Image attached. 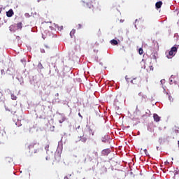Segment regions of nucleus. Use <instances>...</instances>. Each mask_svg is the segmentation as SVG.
<instances>
[{
    "instance_id": "nucleus-1",
    "label": "nucleus",
    "mask_w": 179,
    "mask_h": 179,
    "mask_svg": "<svg viewBox=\"0 0 179 179\" xmlns=\"http://www.w3.org/2000/svg\"><path fill=\"white\" fill-rule=\"evenodd\" d=\"M92 3L94 13H99V12H101V6H100L97 0H93Z\"/></svg>"
},
{
    "instance_id": "nucleus-2",
    "label": "nucleus",
    "mask_w": 179,
    "mask_h": 179,
    "mask_svg": "<svg viewBox=\"0 0 179 179\" xmlns=\"http://www.w3.org/2000/svg\"><path fill=\"white\" fill-rule=\"evenodd\" d=\"M177 50H178V48L176 46L172 47L171 50L169 52V57H174V55H176V52H177Z\"/></svg>"
},
{
    "instance_id": "nucleus-3",
    "label": "nucleus",
    "mask_w": 179,
    "mask_h": 179,
    "mask_svg": "<svg viewBox=\"0 0 179 179\" xmlns=\"http://www.w3.org/2000/svg\"><path fill=\"white\" fill-rule=\"evenodd\" d=\"M130 83H132V85H139V83H141V79L138 78H134L131 80Z\"/></svg>"
},
{
    "instance_id": "nucleus-4",
    "label": "nucleus",
    "mask_w": 179,
    "mask_h": 179,
    "mask_svg": "<svg viewBox=\"0 0 179 179\" xmlns=\"http://www.w3.org/2000/svg\"><path fill=\"white\" fill-rule=\"evenodd\" d=\"M9 30L10 31H12L13 33H15L16 30H17V26L16 24H13L9 27Z\"/></svg>"
},
{
    "instance_id": "nucleus-5",
    "label": "nucleus",
    "mask_w": 179,
    "mask_h": 179,
    "mask_svg": "<svg viewBox=\"0 0 179 179\" xmlns=\"http://www.w3.org/2000/svg\"><path fill=\"white\" fill-rule=\"evenodd\" d=\"M110 153H111V150H110V149H108V148L105 149L102 151V155L103 156H108V155H110Z\"/></svg>"
},
{
    "instance_id": "nucleus-6",
    "label": "nucleus",
    "mask_w": 179,
    "mask_h": 179,
    "mask_svg": "<svg viewBox=\"0 0 179 179\" xmlns=\"http://www.w3.org/2000/svg\"><path fill=\"white\" fill-rule=\"evenodd\" d=\"M13 10L10 9L8 11L6 12V16L8 17H12L13 16Z\"/></svg>"
},
{
    "instance_id": "nucleus-7",
    "label": "nucleus",
    "mask_w": 179,
    "mask_h": 179,
    "mask_svg": "<svg viewBox=\"0 0 179 179\" xmlns=\"http://www.w3.org/2000/svg\"><path fill=\"white\" fill-rule=\"evenodd\" d=\"M153 118L155 122H159V121H160V117L159 116L158 114L155 113L153 115Z\"/></svg>"
},
{
    "instance_id": "nucleus-8",
    "label": "nucleus",
    "mask_w": 179,
    "mask_h": 179,
    "mask_svg": "<svg viewBox=\"0 0 179 179\" xmlns=\"http://www.w3.org/2000/svg\"><path fill=\"white\" fill-rule=\"evenodd\" d=\"M138 96H140V97H141L142 101H146L147 96H146V95L143 94V93H142V92L138 93Z\"/></svg>"
},
{
    "instance_id": "nucleus-9",
    "label": "nucleus",
    "mask_w": 179,
    "mask_h": 179,
    "mask_svg": "<svg viewBox=\"0 0 179 179\" xmlns=\"http://www.w3.org/2000/svg\"><path fill=\"white\" fill-rule=\"evenodd\" d=\"M17 25V30H22L23 29V24L22 22H19L16 24Z\"/></svg>"
},
{
    "instance_id": "nucleus-10",
    "label": "nucleus",
    "mask_w": 179,
    "mask_h": 179,
    "mask_svg": "<svg viewBox=\"0 0 179 179\" xmlns=\"http://www.w3.org/2000/svg\"><path fill=\"white\" fill-rule=\"evenodd\" d=\"M162 5H163V2L162 1H158L155 3V6L157 9H160V8H162Z\"/></svg>"
},
{
    "instance_id": "nucleus-11",
    "label": "nucleus",
    "mask_w": 179,
    "mask_h": 179,
    "mask_svg": "<svg viewBox=\"0 0 179 179\" xmlns=\"http://www.w3.org/2000/svg\"><path fill=\"white\" fill-rule=\"evenodd\" d=\"M143 20H142V18H139L138 20L136 19V21H135V27L136 29V23L137 24H139V23H142Z\"/></svg>"
},
{
    "instance_id": "nucleus-12",
    "label": "nucleus",
    "mask_w": 179,
    "mask_h": 179,
    "mask_svg": "<svg viewBox=\"0 0 179 179\" xmlns=\"http://www.w3.org/2000/svg\"><path fill=\"white\" fill-rule=\"evenodd\" d=\"M110 44H112V45H117V44H118V41L115 39H113L110 41Z\"/></svg>"
},
{
    "instance_id": "nucleus-13",
    "label": "nucleus",
    "mask_w": 179,
    "mask_h": 179,
    "mask_svg": "<svg viewBox=\"0 0 179 179\" xmlns=\"http://www.w3.org/2000/svg\"><path fill=\"white\" fill-rule=\"evenodd\" d=\"M125 79L128 83H129V82H131V80H132V79H131V78H129V76H126Z\"/></svg>"
},
{
    "instance_id": "nucleus-14",
    "label": "nucleus",
    "mask_w": 179,
    "mask_h": 179,
    "mask_svg": "<svg viewBox=\"0 0 179 179\" xmlns=\"http://www.w3.org/2000/svg\"><path fill=\"white\" fill-rule=\"evenodd\" d=\"M66 120V118L64 116L62 117V120H59V124H62Z\"/></svg>"
},
{
    "instance_id": "nucleus-15",
    "label": "nucleus",
    "mask_w": 179,
    "mask_h": 179,
    "mask_svg": "<svg viewBox=\"0 0 179 179\" xmlns=\"http://www.w3.org/2000/svg\"><path fill=\"white\" fill-rule=\"evenodd\" d=\"M138 54L140 55H142V54H143V49H142L141 48L138 49Z\"/></svg>"
},
{
    "instance_id": "nucleus-16",
    "label": "nucleus",
    "mask_w": 179,
    "mask_h": 179,
    "mask_svg": "<svg viewBox=\"0 0 179 179\" xmlns=\"http://www.w3.org/2000/svg\"><path fill=\"white\" fill-rule=\"evenodd\" d=\"M45 149L48 152V150H50V144H46V145L45 146Z\"/></svg>"
},
{
    "instance_id": "nucleus-17",
    "label": "nucleus",
    "mask_w": 179,
    "mask_h": 179,
    "mask_svg": "<svg viewBox=\"0 0 179 179\" xmlns=\"http://www.w3.org/2000/svg\"><path fill=\"white\" fill-rule=\"evenodd\" d=\"M80 141H81V142H86L87 141V138H86L85 137H82L81 138H80Z\"/></svg>"
},
{
    "instance_id": "nucleus-18",
    "label": "nucleus",
    "mask_w": 179,
    "mask_h": 179,
    "mask_svg": "<svg viewBox=\"0 0 179 179\" xmlns=\"http://www.w3.org/2000/svg\"><path fill=\"white\" fill-rule=\"evenodd\" d=\"M11 99H12V100H16V99H17V97L16 96H15V94H11Z\"/></svg>"
},
{
    "instance_id": "nucleus-19",
    "label": "nucleus",
    "mask_w": 179,
    "mask_h": 179,
    "mask_svg": "<svg viewBox=\"0 0 179 179\" xmlns=\"http://www.w3.org/2000/svg\"><path fill=\"white\" fill-rule=\"evenodd\" d=\"M90 134H92V136L94 135V131L92 130V129H90Z\"/></svg>"
},
{
    "instance_id": "nucleus-20",
    "label": "nucleus",
    "mask_w": 179,
    "mask_h": 179,
    "mask_svg": "<svg viewBox=\"0 0 179 179\" xmlns=\"http://www.w3.org/2000/svg\"><path fill=\"white\" fill-rule=\"evenodd\" d=\"M72 34H75V30H72V31L70 32V36H71V37H72Z\"/></svg>"
},
{
    "instance_id": "nucleus-21",
    "label": "nucleus",
    "mask_w": 179,
    "mask_h": 179,
    "mask_svg": "<svg viewBox=\"0 0 179 179\" xmlns=\"http://www.w3.org/2000/svg\"><path fill=\"white\" fill-rule=\"evenodd\" d=\"M77 26H78V29H82V24H78Z\"/></svg>"
},
{
    "instance_id": "nucleus-22",
    "label": "nucleus",
    "mask_w": 179,
    "mask_h": 179,
    "mask_svg": "<svg viewBox=\"0 0 179 179\" xmlns=\"http://www.w3.org/2000/svg\"><path fill=\"white\" fill-rule=\"evenodd\" d=\"M144 152L145 153V155H148V150H147V149H145V150H144Z\"/></svg>"
},
{
    "instance_id": "nucleus-23",
    "label": "nucleus",
    "mask_w": 179,
    "mask_h": 179,
    "mask_svg": "<svg viewBox=\"0 0 179 179\" xmlns=\"http://www.w3.org/2000/svg\"><path fill=\"white\" fill-rule=\"evenodd\" d=\"M161 83H164V80H161Z\"/></svg>"
},
{
    "instance_id": "nucleus-24",
    "label": "nucleus",
    "mask_w": 179,
    "mask_h": 179,
    "mask_svg": "<svg viewBox=\"0 0 179 179\" xmlns=\"http://www.w3.org/2000/svg\"><path fill=\"white\" fill-rule=\"evenodd\" d=\"M165 164H169V162L168 161L165 162Z\"/></svg>"
},
{
    "instance_id": "nucleus-25",
    "label": "nucleus",
    "mask_w": 179,
    "mask_h": 179,
    "mask_svg": "<svg viewBox=\"0 0 179 179\" xmlns=\"http://www.w3.org/2000/svg\"><path fill=\"white\" fill-rule=\"evenodd\" d=\"M64 179H69V178H68V176H65Z\"/></svg>"
},
{
    "instance_id": "nucleus-26",
    "label": "nucleus",
    "mask_w": 179,
    "mask_h": 179,
    "mask_svg": "<svg viewBox=\"0 0 179 179\" xmlns=\"http://www.w3.org/2000/svg\"><path fill=\"white\" fill-rule=\"evenodd\" d=\"M64 29V27H61L60 30H62Z\"/></svg>"
},
{
    "instance_id": "nucleus-27",
    "label": "nucleus",
    "mask_w": 179,
    "mask_h": 179,
    "mask_svg": "<svg viewBox=\"0 0 179 179\" xmlns=\"http://www.w3.org/2000/svg\"><path fill=\"white\" fill-rule=\"evenodd\" d=\"M96 156H98L97 152H95Z\"/></svg>"
},
{
    "instance_id": "nucleus-28",
    "label": "nucleus",
    "mask_w": 179,
    "mask_h": 179,
    "mask_svg": "<svg viewBox=\"0 0 179 179\" xmlns=\"http://www.w3.org/2000/svg\"><path fill=\"white\" fill-rule=\"evenodd\" d=\"M78 115H79L80 117H82V115H80V113H78Z\"/></svg>"
},
{
    "instance_id": "nucleus-29",
    "label": "nucleus",
    "mask_w": 179,
    "mask_h": 179,
    "mask_svg": "<svg viewBox=\"0 0 179 179\" xmlns=\"http://www.w3.org/2000/svg\"><path fill=\"white\" fill-rule=\"evenodd\" d=\"M102 142H106V141H104V140H102Z\"/></svg>"
},
{
    "instance_id": "nucleus-30",
    "label": "nucleus",
    "mask_w": 179,
    "mask_h": 179,
    "mask_svg": "<svg viewBox=\"0 0 179 179\" xmlns=\"http://www.w3.org/2000/svg\"><path fill=\"white\" fill-rule=\"evenodd\" d=\"M157 150H159V147H157Z\"/></svg>"
},
{
    "instance_id": "nucleus-31",
    "label": "nucleus",
    "mask_w": 179,
    "mask_h": 179,
    "mask_svg": "<svg viewBox=\"0 0 179 179\" xmlns=\"http://www.w3.org/2000/svg\"><path fill=\"white\" fill-rule=\"evenodd\" d=\"M40 1H42V0H38V2H40Z\"/></svg>"
},
{
    "instance_id": "nucleus-32",
    "label": "nucleus",
    "mask_w": 179,
    "mask_h": 179,
    "mask_svg": "<svg viewBox=\"0 0 179 179\" xmlns=\"http://www.w3.org/2000/svg\"><path fill=\"white\" fill-rule=\"evenodd\" d=\"M168 57V58H170V57H169V56H167Z\"/></svg>"
},
{
    "instance_id": "nucleus-33",
    "label": "nucleus",
    "mask_w": 179,
    "mask_h": 179,
    "mask_svg": "<svg viewBox=\"0 0 179 179\" xmlns=\"http://www.w3.org/2000/svg\"><path fill=\"white\" fill-rule=\"evenodd\" d=\"M168 57V58H170V57H169V56H167Z\"/></svg>"
},
{
    "instance_id": "nucleus-34",
    "label": "nucleus",
    "mask_w": 179,
    "mask_h": 179,
    "mask_svg": "<svg viewBox=\"0 0 179 179\" xmlns=\"http://www.w3.org/2000/svg\"><path fill=\"white\" fill-rule=\"evenodd\" d=\"M0 13H1V10H0Z\"/></svg>"
}]
</instances>
